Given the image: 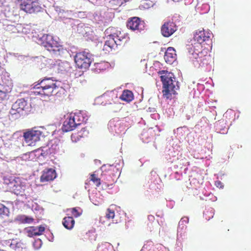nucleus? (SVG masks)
Here are the masks:
<instances>
[{
	"label": "nucleus",
	"mask_w": 251,
	"mask_h": 251,
	"mask_svg": "<svg viewBox=\"0 0 251 251\" xmlns=\"http://www.w3.org/2000/svg\"><path fill=\"white\" fill-rule=\"evenodd\" d=\"M33 85L34 93L41 96L60 97L62 93H64V90L56 85V81L51 77H45L43 79H40Z\"/></svg>",
	"instance_id": "f257e3e1"
},
{
	"label": "nucleus",
	"mask_w": 251,
	"mask_h": 251,
	"mask_svg": "<svg viewBox=\"0 0 251 251\" xmlns=\"http://www.w3.org/2000/svg\"><path fill=\"white\" fill-rule=\"evenodd\" d=\"M158 74L163 84L162 93L164 98L171 100L179 89L178 82L173 77V74L167 71H159Z\"/></svg>",
	"instance_id": "f03ea898"
},
{
	"label": "nucleus",
	"mask_w": 251,
	"mask_h": 251,
	"mask_svg": "<svg viewBox=\"0 0 251 251\" xmlns=\"http://www.w3.org/2000/svg\"><path fill=\"white\" fill-rule=\"evenodd\" d=\"M38 41L40 46L54 56H60L65 51L63 46L55 37L50 34H44Z\"/></svg>",
	"instance_id": "7ed1b4c3"
},
{
	"label": "nucleus",
	"mask_w": 251,
	"mask_h": 251,
	"mask_svg": "<svg viewBox=\"0 0 251 251\" xmlns=\"http://www.w3.org/2000/svg\"><path fill=\"white\" fill-rule=\"evenodd\" d=\"M21 10L26 13L32 14L40 11L41 6L36 0H17Z\"/></svg>",
	"instance_id": "20e7f679"
},
{
	"label": "nucleus",
	"mask_w": 251,
	"mask_h": 251,
	"mask_svg": "<svg viewBox=\"0 0 251 251\" xmlns=\"http://www.w3.org/2000/svg\"><path fill=\"white\" fill-rule=\"evenodd\" d=\"M75 61L79 68L88 69L91 63V54L86 51L77 53L75 56Z\"/></svg>",
	"instance_id": "39448f33"
},
{
	"label": "nucleus",
	"mask_w": 251,
	"mask_h": 251,
	"mask_svg": "<svg viewBox=\"0 0 251 251\" xmlns=\"http://www.w3.org/2000/svg\"><path fill=\"white\" fill-rule=\"evenodd\" d=\"M42 132L38 130H29L24 133L23 137L26 145L34 146L40 140Z\"/></svg>",
	"instance_id": "423d86ee"
},
{
	"label": "nucleus",
	"mask_w": 251,
	"mask_h": 251,
	"mask_svg": "<svg viewBox=\"0 0 251 251\" xmlns=\"http://www.w3.org/2000/svg\"><path fill=\"white\" fill-rule=\"evenodd\" d=\"M176 30V24L171 21L165 22L161 28V34L165 37L171 36Z\"/></svg>",
	"instance_id": "0eeeda50"
},
{
	"label": "nucleus",
	"mask_w": 251,
	"mask_h": 251,
	"mask_svg": "<svg viewBox=\"0 0 251 251\" xmlns=\"http://www.w3.org/2000/svg\"><path fill=\"white\" fill-rule=\"evenodd\" d=\"M13 184V186L11 187V190L17 196H23L25 195V191L26 188V186L25 184L22 182L20 179L17 178L11 182Z\"/></svg>",
	"instance_id": "6e6552de"
},
{
	"label": "nucleus",
	"mask_w": 251,
	"mask_h": 251,
	"mask_svg": "<svg viewBox=\"0 0 251 251\" xmlns=\"http://www.w3.org/2000/svg\"><path fill=\"white\" fill-rule=\"evenodd\" d=\"M210 35L211 33L209 32L204 30L203 28L197 30L194 36V40L198 43L197 47H201V43L209 41Z\"/></svg>",
	"instance_id": "1a4fd4ad"
},
{
	"label": "nucleus",
	"mask_w": 251,
	"mask_h": 251,
	"mask_svg": "<svg viewBox=\"0 0 251 251\" xmlns=\"http://www.w3.org/2000/svg\"><path fill=\"white\" fill-rule=\"evenodd\" d=\"M26 105L27 102L24 99H18L12 105L10 113L12 115L20 114L25 110Z\"/></svg>",
	"instance_id": "9d476101"
},
{
	"label": "nucleus",
	"mask_w": 251,
	"mask_h": 251,
	"mask_svg": "<svg viewBox=\"0 0 251 251\" xmlns=\"http://www.w3.org/2000/svg\"><path fill=\"white\" fill-rule=\"evenodd\" d=\"M126 26L128 28L132 30L138 31L142 29L144 26L141 19L137 17L129 18L127 21Z\"/></svg>",
	"instance_id": "9b49d317"
},
{
	"label": "nucleus",
	"mask_w": 251,
	"mask_h": 251,
	"mask_svg": "<svg viewBox=\"0 0 251 251\" xmlns=\"http://www.w3.org/2000/svg\"><path fill=\"white\" fill-rule=\"evenodd\" d=\"M56 177L55 170L50 168L45 169L40 177V181L45 182L53 180Z\"/></svg>",
	"instance_id": "f8f14e48"
},
{
	"label": "nucleus",
	"mask_w": 251,
	"mask_h": 251,
	"mask_svg": "<svg viewBox=\"0 0 251 251\" xmlns=\"http://www.w3.org/2000/svg\"><path fill=\"white\" fill-rule=\"evenodd\" d=\"M77 126L72 114H71L64 121L63 129L66 132L72 131Z\"/></svg>",
	"instance_id": "ddd939ff"
},
{
	"label": "nucleus",
	"mask_w": 251,
	"mask_h": 251,
	"mask_svg": "<svg viewBox=\"0 0 251 251\" xmlns=\"http://www.w3.org/2000/svg\"><path fill=\"white\" fill-rule=\"evenodd\" d=\"M112 35L117 46L124 45L129 39L127 34L121 31L115 33Z\"/></svg>",
	"instance_id": "4468645a"
},
{
	"label": "nucleus",
	"mask_w": 251,
	"mask_h": 251,
	"mask_svg": "<svg viewBox=\"0 0 251 251\" xmlns=\"http://www.w3.org/2000/svg\"><path fill=\"white\" fill-rule=\"evenodd\" d=\"M45 227L42 226H30L25 228L27 236L30 237L41 235L45 231Z\"/></svg>",
	"instance_id": "2eb2a0df"
},
{
	"label": "nucleus",
	"mask_w": 251,
	"mask_h": 251,
	"mask_svg": "<svg viewBox=\"0 0 251 251\" xmlns=\"http://www.w3.org/2000/svg\"><path fill=\"white\" fill-rule=\"evenodd\" d=\"M176 56L175 49L172 47H169L166 50L164 57L167 63L171 64L176 60Z\"/></svg>",
	"instance_id": "dca6fc26"
},
{
	"label": "nucleus",
	"mask_w": 251,
	"mask_h": 251,
	"mask_svg": "<svg viewBox=\"0 0 251 251\" xmlns=\"http://www.w3.org/2000/svg\"><path fill=\"white\" fill-rule=\"evenodd\" d=\"M72 115L77 126L86 123L88 120L87 116L83 111L75 112L74 114H72Z\"/></svg>",
	"instance_id": "f3484780"
},
{
	"label": "nucleus",
	"mask_w": 251,
	"mask_h": 251,
	"mask_svg": "<svg viewBox=\"0 0 251 251\" xmlns=\"http://www.w3.org/2000/svg\"><path fill=\"white\" fill-rule=\"evenodd\" d=\"M75 221L71 216L65 217L63 219L62 224L67 229H72L75 225Z\"/></svg>",
	"instance_id": "a211bd4d"
},
{
	"label": "nucleus",
	"mask_w": 251,
	"mask_h": 251,
	"mask_svg": "<svg viewBox=\"0 0 251 251\" xmlns=\"http://www.w3.org/2000/svg\"><path fill=\"white\" fill-rule=\"evenodd\" d=\"M133 94L132 91L128 90H125L123 91L122 94L120 96V99L126 102H130L133 100Z\"/></svg>",
	"instance_id": "6ab92c4d"
},
{
	"label": "nucleus",
	"mask_w": 251,
	"mask_h": 251,
	"mask_svg": "<svg viewBox=\"0 0 251 251\" xmlns=\"http://www.w3.org/2000/svg\"><path fill=\"white\" fill-rule=\"evenodd\" d=\"M117 44L114 37L112 34L109 35L108 39L105 41L104 44V47L106 49V47H108L109 49H112L117 47Z\"/></svg>",
	"instance_id": "aec40b11"
},
{
	"label": "nucleus",
	"mask_w": 251,
	"mask_h": 251,
	"mask_svg": "<svg viewBox=\"0 0 251 251\" xmlns=\"http://www.w3.org/2000/svg\"><path fill=\"white\" fill-rule=\"evenodd\" d=\"M9 209L4 204L0 203V219H4L9 216Z\"/></svg>",
	"instance_id": "412c9836"
},
{
	"label": "nucleus",
	"mask_w": 251,
	"mask_h": 251,
	"mask_svg": "<svg viewBox=\"0 0 251 251\" xmlns=\"http://www.w3.org/2000/svg\"><path fill=\"white\" fill-rule=\"evenodd\" d=\"M112 246L109 243L105 242L101 243L98 247V251H111Z\"/></svg>",
	"instance_id": "4be33fe9"
},
{
	"label": "nucleus",
	"mask_w": 251,
	"mask_h": 251,
	"mask_svg": "<svg viewBox=\"0 0 251 251\" xmlns=\"http://www.w3.org/2000/svg\"><path fill=\"white\" fill-rule=\"evenodd\" d=\"M123 3V0H110L109 1V6L112 9H117Z\"/></svg>",
	"instance_id": "5701e85b"
},
{
	"label": "nucleus",
	"mask_w": 251,
	"mask_h": 251,
	"mask_svg": "<svg viewBox=\"0 0 251 251\" xmlns=\"http://www.w3.org/2000/svg\"><path fill=\"white\" fill-rule=\"evenodd\" d=\"M89 179L97 187H99L101 184L100 179L95 174H91Z\"/></svg>",
	"instance_id": "b1692460"
},
{
	"label": "nucleus",
	"mask_w": 251,
	"mask_h": 251,
	"mask_svg": "<svg viewBox=\"0 0 251 251\" xmlns=\"http://www.w3.org/2000/svg\"><path fill=\"white\" fill-rule=\"evenodd\" d=\"M189 222V218L187 217H184L181 219L178 223V229H186L187 227L186 224Z\"/></svg>",
	"instance_id": "393cba45"
},
{
	"label": "nucleus",
	"mask_w": 251,
	"mask_h": 251,
	"mask_svg": "<svg viewBox=\"0 0 251 251\" xmlns=\"http://www.w3.org/2000/svg\"><path fill=\"white\" fill-rule=\"evenodd\" d=\"M19 220L23 224H31L33 223L34 220L33 218L25 215L20 216Z\"/></svg>",
	"instance_id": "a878e982"
},
{
	"label": "nucleus",
	"mask_w": 251,
	"mask_h": 251,
	"mask_svg": "<svg viewBox=\"0 0 251 251\" xmlns=\"http://www.w3.org/2000/svg\"><path fill=\"white\" fill-rule=\"evenodd\" d=\"M79 210H80V208L78 207H74L70 209L72 215L76 218L80 216L82 214V211H79Z\"/></svg>",
	"instance_id": "bb28decb"
},
{
	"label": "nucleus",
	"mask_w": 251,
	"mask_h": 251,
	"mask_svg": "<svg viewBox=\"0 0 251 251\" xmlns=\"http://www.w3.org/2000/svg\"><path fill=\"white\" fill-rule=\"evenodd\" d=\"M88 131L87 130V129L84 127L82 128L79 131H78L77 133V137H84L86 136L88 134Z\"/></svg>",
	"instance_id": "cd10ccee"
},
{
	"label": "nucleus",
	"mask_w": 251,
	"mask_h": 251,
	"mask_svg": "<svg viewBox=\"0 0 251 251\" xmlns=\"http://www.w3.org/2000/svg\"><path fill=\"white\" fill-rule=\"evenodd\" d=\"M204 215L206 220H209L213 217L214 210L213 209L208 210L204 212Z\"/></svg>",
	"instance_id": "c85d7f7f"
},
{
	"label": "nucleus",
	"mask_w": 251,
	"mask_h": 251,
	"mask_svg": "<svg viewBox=\"0 0 251 251\" xmlns=\"http://www.w3.org/2000/svg\"><path fill=\"white\" fill-rule=\"evenodd\" d=\"M115 216V211L111 209L110 208H108L106 210V217L108 219H113Z\"/></svg>",
	"instance_id": "c756f323"
},
{
	"label": "nucleus",
	"mask_w": 251,
	"mask_h": 251,
	"mask_svg": "<svg viewBox=\"0 0 251 251\" xmlns=\"http://www.w3.org/2000/svg\"><path fill=\"white\" fill-rule=\"evenodd\" d=\"M41 245H42V241L39 239L35 240L33 243V246L34 247L35 249H38L39 248H40Z\"/></svg>",
	"instance_id": "7c9ffc66"
},
{
	"label": "nucleus",
	"mask_w": 251,
	"mask_h": 251,
	"mask_svg": "<svg viewBox=\"0 0 251 251\" xmlns=\"http://www.w3.org/2000/svg\"><path fill=\"white\" fill-rule=\"evenodd\" d=\"M6 98V94L1 90H0V101L3 100Z\"/></svg>",
	"instance_id": "2f4dec72"
},
{
	"label": "nucleus",
	"mask_w": 251,
	"mask_h": 251,
	"mask_svg": "<svg viewBox=\"0 0 251 251\" xmlns=\"http://www.w3.org/2000/svg\"><path fill=\"white\" fill-rule=\"evenodd\" d=\"M216 185L218 187L220 186V187H222V183L220 181H218L216 182Z\"/></svg>",
	"instance_id": "473e14b6"
},
{
	"label": "nucleus",
	"mask_w": 251,
	"mask_h": 251,
	"mask_svg": "<svg viewBox=\"0 0 251 251\" xmlns=\"http://www.w3.org/2000/svg\"><path fill=\"white\" fill-rule=\"evenodd\" d=\"M148 219L150 220H154V217L152 215H149V216H148Z\"/></svg>",
	"instance_id": "72a5a7b5"
},
{
	"label": "nucleus",
	"mask_w": 251,
	"mask_h": 251,
	"mask_svg": "<svg viewBox=\"0 0 251 251\" xmlns=\"http://www.w3.org/2000/svg\"><path fill=\"white\" fill-rule=\"evenodd\" d=\"M123 0V2L124 1L126 2V1H129V0Z\"/></svg>",
	"instance_id": "f704fd0d"
}]
</instances>
